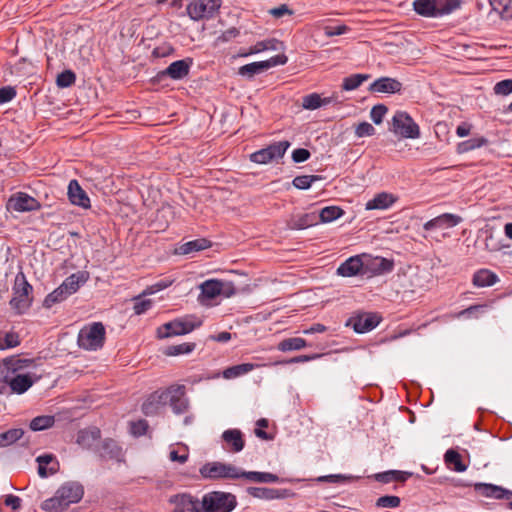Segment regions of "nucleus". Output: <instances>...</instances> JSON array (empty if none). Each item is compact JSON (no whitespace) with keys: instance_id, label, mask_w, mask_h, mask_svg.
Masks as SVG:
<instances>
[{"instance_id":"nucleus-50","label":"nucleus","mask_w":512,"mask_h":512,"mask_svg":"<svg viewBox=\"0 0 512 512\" xmlns=\"http://www.w3.org/2000/svg\"><path fill=\"white\" fill-rule=\"evenodd\" d=\"M493 10L498 11L503 18L512 17V0H489Z\"/></svg>"},{"instance_id":"nucleus-57","label":"nucleus","mask_w":512,"mask_h":512,"mask_svg":"<svg viewBox=\"0 0 512 512\" xmlns=\"http://www.w3.org/2000/svg\"><path fill=\"white\" fill-rule=\"evenodd\" d=\"M140 298H141V296H138L134 299L135 303H134L133 310L136 315H141V314L145 313L152 307V304H153L152 300H150V299H142L141 300Z\"/></svg>"},{"instance_id":"nucleus-64","label":"nucleus","mask_w":512,"mask_h":512,"mask_svg":"<svg viewBox=\"0 0 512 512\" xmlns=\"http://www.w3.org/2000/svg\"><path fill=\"white\" fill-rule=\"evenodd\" d=\"M310 152L304 148H297L292 152V160L295 163H301L310 158Z\"/></svg>"},{"instance_id":"nucleus-63","label":"nucleus","mask_w":512,"mask_h":512,"mask_svg":"<svg viewBox=\"0 0 512 512\" xmlns=\"http://www.w3.org/2000/svg\"><path fill=\"white\" fill-rule=\"evenodd\" d=\"M348 30H349V28L346 25H337V26L328 25V26L324 27V34L327 37H332V36H336V35L345 34Z\"/></svg>"},{"instance_id":"nucleus-15","label":"nucleus","mask_w":512,"mask_h":512,"mask_svg":"<svg viewBox=\"0 0 512 512\" xmlns=\"http://www.w3.org/2000/svg\"><path fill=\"white\" fill-rule=\"evenodd\" d=\"M7 208L16 212H31L39 210L41 204L37 199L27 193L18 192L9 198Z\"/></svg>"},{"instance_id":"nucleus-52","label":"nucleus","mask_w":512,"mask_h":512,"mask_svg":"<svg viewBox=\"0 0 512 512\" xmlns=\"http://www.w3.org/2000/svg\"><path fill=\"white\" fill-rule=\"evenodd\" d=\"M76 81V75L72 70H65L58 74L56 84L60 88L72 86Z\"/></svg>"},{"instance_id":"nucleus-13","label":"nucleus","mask_w":512,"mask_h":512,"mask_svg":"<svg viewBox=\"0 0 512 512\" xmlns=\"http://www.w3.org/2000/svg\"><path fill=\"white\" fill-rule=\"evenodd\" d=\"M289 141L275 142L266 148L260 149L250 155V160L257 164H267L274 159L282 158L289 148Z\"/></svg>"},{"instance_id":"nucleus-11","label":"nucleus","mask_w":512,"mask_h":512,"mask_svg":"<svg viewBox=\"0 0 512 512\" xmlns=\"http://www.w3.org/2000/svg\"><path fill=\"white\" fill-rule=\"evenodd\" d=\"M221 4L222 0H194L187 6V13L195 21L210 19L218 13Z\"/></svg>"},{"instance_id":"nucleus-7","label":"nucleus","mask_w":512,"mask_h":512,"mask_svg":"<svg viewBox=\"0 0 512 512\" xmlns=\"http://www.w3.org/2000/svg\"><path fill=\"white\" fill-rule=\"evenodd\" d=\"M200 325V320H195L189 317L175 319L158 327L157 336L158 338L163 339L188 334Z\"/></svg>"},{"instance_id":"nucleus-55","label":"nucleus","mask_w":512,"mask_h":512,"mask_svg":"<svg viewBox=\"0 0 512 512\" xmlns=\"http://www.w3.org/2000/svg\"><path fill=\"white\" fill-rule=\"evenodd\" d=\"M4 339H3V347L4 350L15 348L20 345L21 340L19 337V334L14 331H9L6 333H3Z\"/></svg>"},{"instance_id":"nucleus-53","label":"nucleus","mask_w":512,"mask_h":512,"mask_svg":"<svg viewBox=\"0 0 512 512\" xmlns=\"http://www.w3.org/2000/svg\"><path fill=\"white\" fill-rule=\"evenodd\" d=\"M401 499L395 495H384L377 499L376 506L379 508H397L400 506Z\"/></svg>"},{"instance_id":"nucleus-12","label":"nucleus","mask_w":512,"mask_h":512,"mask_svg":"<svg viewBox=\"0 0 512 512\" xmlns=\"http://www.w3.org/2000/svg\"><path fill=\"white\" fill-rule=\"evenodd\" d=\"M287 60L288 58L284 54L275 55L265 61L252 62L241 66L238 69V74L244 77L253 78L255 75L263 73L272 67L286 64Z\"/></svg>"},{"instance_id":"nucleus-5","label":"nucleus","mask_w":512,"mask_h":512,"mask_svg":"<svg viewBox=\"0 0 512 512\" xmlns=\"http://www.w3.org/2000/svg\"><path fill=\"white\" fill-rule=\"evenodd\" d=\"M200 503L201 512H231L237 505L233 494L222 491L205 494Z\"/></svg>"},{"instance_id":"nucleus-24","label":"nucleus","mask_w":512,"mask_h":512,"mask_svg":"<svg viewBox=\"0 0 512 512\" xmlns=\"http://www.w3.org/2000/svg\"><path fill=\"white\" fill-rule=\"evenodd\" d=\"M98 453L100 458L104 460H115L117 462H121L123 460L122 447L111 438L103 440L98 449Z\"/></svg>"},{"instance_id":"nucleus-31","label":"nucleus","mask_w":512,"mask_h":512,"mask_svg":"<svg viewBox=\"0 0 512 512\" xmlns=\"http://www.w3.org/2000/svg\"><path fill=\"white\" fill-rule=\"evenodd\" d=\"M101 437V431L97 427L82 429L77 434V443L85 448L91 449Z\"/></svg>"},{"instance_id":"nucleus-3","label":"nucleus","mask_w":512,"mask_h":512,"mask_svg":"<svg viewBox=\"0 0 512 512\" xmlns=\"http://www.w3.org/2000/svg\"><path fill=\"white\" fill-rule=\"evenodd\" d=\"M461 5L460 0H414L415 12L424 17H439L450 14Z\"/></svg>"},{"instance_id":"nucleus-49","label":"nucleus","mask_w":512,"mask_h":512,"mask_svg":"<svg viewBox=\"0 0 512 512\" xmlns=\"http://www.w3.org/2000/svg\"><path fill=\"white\" fill-rule=\"evenodd\" d=\"M276 45H277L276 39L259 41L255 45H253L248 52L241 54V56L257 54V53H260L265 50H276L277 49Z\"/></svg>"},{"instance_id":"nucleus-56","label":"nucleus","mask_w":512,"mask_h":512,"mask_svg":"<svg viewBox=\"0 0 512 512\" xmlns=\"http://www.w3.org/2000/svg\"><path fill=\"white\" fill-rule=\"evenodd\" d=\"M387 111H388V108L386 105L377 104L372 107L371 112H370V117L375 124L379 125L382 123L383 118H384L385 114L387 113Z\"/></svg>"},{"instance_id":"nucleus-30","label":"nucleus","mask_w":512,"mask_h":512,"mask_svg":"<svg viewBox=\"0 0 512 512\" xmlns=\"http://www.w3.org/2000/svg\"><path fill=\"white\" fill-rule=\"evenodd\" d=\"M286 490L267 487H248L247 493L257 499L273 500L286 497Z\"/></svg>"},{"instance_id":"nucleus-39","label":"nucleus","mask_w":512,"mask_h":512,"mask_svg":"<svg viewBox=\"0 0 512 512\" xmlns=\"http://www.w3.org/2000/svg\"><path fill=\"white\" fill-rule=\"evenodd\" d=\"M211 246V242L205 238L195 239L192 241H188L182 244L179 247V253L182 255H187L192 252L201 251L207 249Z\"/></svg>"},{"instance_id":"nucleus-18","label":"nucleus","mask_w":512,"mask_h":512,"mask_svg":"<svg viewBox=\"0 0 512 512\" xmlns=\"http://www.w3.org/2000/svg\"><path fill=\"white\" fill-rule=\"evenodd\" d=\"M168 402L166 389H159L151 393L143 402L141 410L146 416L157 415Z\"/></svg>"},{"instance_id":"nucleus-33","label":"nucleus","mask_w":512,"mask_h":512,"mask_svg":"<svg viewBox=\"0 0 512 512\" xmlns=\"http://www.w3.org/2000/svg\"><path fill=\"white\" fill-rule=\"evenodd\" d=\"M240 478H245L257 483H276L280 481L276 474L270 472L244 471L241 468L239 470V479Z\"/></svg>"},{"instance_id":"nucleus-51","label":"nucleus","mask_w":512,"mask_h":512,"mask_svg":"<svg viewBox=\"0 0 512 512\" xmlns=\"http://www.w3.org/2000/svg\"><path fill=\"white\" fill-rule=\"evenodd\" d=\"M318 180H320V177L316 175H300L296 176L292 183L297 189L304 190L310 188Z\"/></svg>"},{"instance_id":"nucleus-60","label":"nucleus","mask_w":512,"mask_h":512,"mask_svg":"<svg viewBox=\"0 0 512 512\" xmlns=\"http://www.w3.org/2000/svg\"><path fill=\"white\" fill-rule=\"evenodd\" d=\"M149 428L148 422L144 419L131 423V433L134 436L145 435Z\"/></svg>"},{"instance_id":"nucleus-29","label":"nucleus","mask_w":512,"mask_h":512,"mask_svg":"<svg viewBox=\"0 0 512 512\" xmlns=\"http://www.w3.org/2000/svg\"><path fill=\"white\" fill-rule=\"evenodd\" d=\"M36 461L39 464L38 474L42 478L53 475L59 470V462L52 454L38 456Z\"/></svg>"},{"instance_id":"nucleus-42","label":"nucleus","mask_w":512,"mask_h":512,"mask_svg":"<svg viewBox=\"0 0 512 512\" xmlns=\"http://www.w3.org/2000/svg\"><path fill=\"white\" fill-rule=\"evenodd\" d=\"M369 78V74H352L343 79L341 87L345 91H352L357 89L364 81L368 80Z\"/></svg>"},{"instance_id":"nucleus-21","label":"nucleus","mask_w":512,"mask_h":512,"mask_svg":"<svg viewBox=\"0 0 512 512\" xmlns=\"http://www.w3.org/2000/svg\"><path fill=\"white\" fill-rule=\"evenodd\" d=\"M402 88L403 85L399 80L390 77H381L372 82L368 90L371 93L396 94L400 93Z\"/></svg>"},{"instance_id":"nucleus-45","label":"nucleus","mask_w":512,"mask_h":512,"mask_svg":"<svg viewBox=\"0 0 512 512\" xmlns=\"http://www.w3.org/2000/svg\"><path fill=\"white\" fill-rule=\"evenodd\" d=\"M23 435L24 431L21 428H13L0 433V447H7L15 443L22 438Z\"/></svg>"},{"instance_id":"nucleus-43","label":"nucleus","mask_w":512,"mask_h":512,"mask_svg":"<svg viewBox=\"0 0 512 512\" xmlns=\"http://www.w3.org/2000/svg\"><path fill=\"white\" fill-rule=\"evenodd\" d=\"M344 211L338 206H327L323 208L318 216V222L321 221L323 223L331 222L343 215Z\"/></svg>"},{"instance_id":"nucleus-40","label":"nucleus","mask_w":512,"mask_h":512,"mask_svg":"<svg viewBox=\"0 0 512 512\" xmlns=\"http://www.w3.org/2000/svg\"><path fill=\"white\" fill-rule=\"evenodd\" d=\"M85 281L86 279L82 273L72 274L63 281L61 286L70 296L79 289L80 283H84Z\"/></svg>"},{"instance_id":"nucleus-20","label":"nucleus","mask_w":512,"mask_h":512,"mask_svg":"<svg viewBox=\"0 0 512 512\" xmlns=\"http://www.w3.org/2000/svg\"><path fill=\"white\" fill-rule=\"evenodd\" d=\"M223 449L230 453H238L244 449V435L239 429H227L222 435Z\"/></svg>"},{"instance_id":"nucleus-14","label":"nucleus","mask_w":512,"mask_h":512,"mask_svg":"<svg viewBox=\"0 0 512 512\" xmlns=\"http://www.w3.org/2000/svg\"><path fill=\"white\" fill-rule=\"evenodd\" d=\"M168 400L172 411L177 414H184L189 409V400L185 396L186 387L181 384H174L166 388Z\"/></svg>"},{"instance_id":"nucleus-54","label":"nucleus","mask_w":512,"mask_h":512,"mask_svg":"<svg viewBox=\"0 0 512 512\" xmlns=\"http://www.w3.org/2000/svg\"><path fill=\"white\" fill-rule=\"evenodd\" d=\"M302 107L307 110H315L321 107V96L311 93L303 97Z\"/></svg>"},{"instance_id":"nucleus-25","label":"nucleus","mask_w":512,"mask_h":512,"mask_svg":"<svg viewBox=\"0 0 512 512\" xmlns=\"http://www.w3.org/2000/svg\"><path fill=\"white\" fill-rule=\"evenodd\" d=\"M318 224V216L315 212L293 214L287 221V226L292 230H302Z\"/></svg>"},{"instance_id":"nucleus-34","label":"nucleus","mask_w":512,"mask_h":512,"mask_svg":"<svg viewBox=\"0 0 512 512\" xmlns=\"http://www.w3.org/2000/svg\"><path fill=\"white\" fill-rule=\"evenodd\" d=\"M365 263V269H369L374 274H383L392 271L394 263L384 257H375Z\"/></svg>"},{"instance_id":"nucleus-37","label":"nucleus","mask_w":512,"mask_h":512,"mask_svg":"<svg viewBox=\"0 0 512 512\" xmlns=\"http://www.w3.org/2000/svg\"><path fill=\"white\" fill-rule=\"evenodd\" d=\"M412 473L398 470H389L375 475V479L381 483L405 482Z\"/></svg>"},{"instance_id":"nucleus-41","label":"nucleus","mask_w":512,"mask_h":512,"mask_svg":"<svg viewBox=\"0 0 512 512\" xmlns=\"http://www.w3.org/2000/svg\"><path fill=\"white\" fill-rule=\"evenodd\" d=\"M55 423V417L52 415H41L33 418L29 424L32 431H42L51 428Z\"/></svg>"},{"instance_id":"nucleus-26","label":"nucleus","mask_w":512,"mask_h":512,"mask_svg":"<svg viewBox=\"0 0 512 512\" xmlns=\"http://www.w3.org/2000/svg\"><path fill=\"white\" fill-rule=\"evenodd\" d=\"M67 194L73 205L84 209L90 208V199L77 180L73 179L69 182Z\"/></svg>"},{"instance_id":"nucleus-61","label":"nucleus","mask_w":512,"mask_h":512,"mask_svg":"<svg viewBox=\"0 0 512 512\" xmlns=\"http://www.w3.org/2000/svg\"><path fill=\"white\" fill-rule=\"evenodd\" d=\"M16 89L12 86H4L0 88V104L12 101L16 97Z\"/></svg>"},{"instance_id":"nucleus-46","label":"nucleus","mask_w":512,"mask_h":512,"mask_svg":"<svg viewBox=\"0 0 512 512\" xmlns=\"http://www.w3.org/2000/svg\"><path fill=\"white\" fill-rule=\"evenodd\" d=\"M307 342L305 339L300 337L287 338L282 340L278 344V350L282 352L292 351V350H300L306 347Z\"/></svg>"},{"instance_id":"nucleus-47","label":"nucleus","mask_w":512,"mask_h":512,"mask_svg":"<svg viewBox=\"0 0 512 512\" xmlns=\"http://www.w3.org/2000/svg\"><path fill=\"white\" fill-rule=\"evenodd\" d=\"M196 344L193 342H186L177 345H170L164 350L166 356H178L182 354H189L194 351Z\"/></svg>"},{"instance_id":"nucleus-59","label":"nucleus","mask_w":512,"mask_h":512,"mask_svg":"<svg viewBox=\"0 0 512 512\" xmlns=\"http://www.w3.org/2000/svg\"><path fill=\"white\" fill-rule=\"evenodd\" d=\"M375 131L376 130L372 124H370L368 122H361L357 125V127L355 129V134L357 137L361 138V137L372 136L375 134Z\"/></svg>"},{"instance_id":"nucleus-44","label":"nucleus","mask_w":512,"mask_h":512,"mask_svg":"<svg viewBox=\"0 0 512 512\" xmlns=\"http://www.w3.org/2000/svg\"><path fill=\"white\" fill-rule=\"evenodd\" d=\"M488 143L485 137L471 138L469 140L460 142L457 145V152L460 154L467 153L471 150L480 148Z\"/></svg>"},{"instance_id":"nucleus-28","label":"nucleus","mask_w":512,"mask_h":512,"mask_svg":"<svg viewBox=\"0 0 512 512\" xmlns=\"http://www.w3.org/2000/svg\"><path fill=\"white\" fill-rule=\"evenodd\" d=\"M398 198L392 193L381 192L376 194L371 200H369L365 208L366 210H385L390 208L397 202Z\"/></svg>"},{"instance_id":"nucleus-6","label":"nucleus","mask_w":512,"mask_h":512,"mask_svg":"<svg viewBox=\"0 0 512 512\" xmlns=\"http://www.w3.org/2000/svg\"><path fill=\"white\" fill-rule=\"evenodd\" d=\"M240 468L230 464L219 461L207 462L199 469V473L203 479L217 481V480H235L239 479Z\"/></svg>"},{"instance_id":"nucleus-32","label":"nucleus","mask_w":512,"mask_h":512,"mask_svg":"<svg viewBox=\"0 0 512 512\" xmlns=\"http://www.w3.org/2000/svg\"><path fill=\"white\" fill-rule=\"evenodd\" d=\"M475 491L487 498L509 499L510 492L500 486L486 483L475 484Z\"/></svg>"},{"instance_id":"nucleus-58","label":"nucleus","mask_w":512,"mask_h":512,"mask_svg":"<svg viewBox=\"0 0 512 512\" xmlns=\"http://www.w3.org/2000/svg\"><path fill=\"white\" fill-rule=\"evenodd\" d=\"M493 90H494V93L497 95L506 96V95L511 94L512 93V79H506V80L497 82L495 84Z\"/></svg>"},{"instance_id":"nucleus-22","label":"nucleus","mask_w":512,"mask_h":512,"mask_svg":"<svg viewBox=\"0 0 512 512\" xmlns=\"http://www.w3.org/2000/svg\"><path fill=\"white\" fill-rule=\"evenodd\" d=\"M462 222V217L452 213L441 214L423 225L425 231H431L434 229L452 228Z\"/></svg>"},{"instance_id":"nucleus-2","label":"nucleus","mask_w":512,"mask_h":512,"mask_svg":"<svg viewBox=\"0 0 512 512\" xmlns=\"http://www.w3.org/2000/svg\"><path fill=\"white\" fill-rule=\"evenodd\" d=\"M12 294L9 305L17 315H23L30 309L33 303V287L27 281L23 272H19L15 276Z\"/></svg>"},{"instance_id":"nucleus-36","label":"nucleus","mask_w":512,"mask_h":512,"mask_svg":"<svg viewBox=\"0 0 512 512\" xmlns=\"http://www.w3.org/2000/svg\"><path fill=\"white\" fill-rule=\"evenodd\" d=\"M444 461L448 468L456 472H464L467 469V465L462 461V456L454 449H448L445 452Z\"/></svg>"},{"instance_id":"nucleus-16","label":"nucleus","mask_w":512,"mask_h":512,"mask_svg":"<svg viewBox=\"0 0 512 512\" xmlns=\"http://www.w3.org/2000/svg\"><path fill=\"white\" fill-rule=\"evenodd\" d=\"M192 63L191 58L174 61L166 69L158 72L156 79L161 81L169 77L173 80H181L189 74Z\"/></svg>"},{"instance_id":"nucleus-48","label":"nucleus","mask_w":512,"mask_h":512,"mask_svg":"<svg viewBox=\"0 0 512 512\" xmlns=\"http://www.w3.org/2000/svg\"><path fill=\"white\" fill-rule=\"evenodd\" d=\"M68 296L69 294L60 285L45 297L43 306L51 308L54 304L64 301Z\"/></svg>"},{"instance_id":"nucleus-9","label":"nucleus","mask_w":512,"mask_h":512,"mask_svg":"<svg viewBox=\"0 0 512 512\" xmlns=\"http://www.w3.org/2000/svg\"><path fill=\"white\" fill-rule=\"evenodd\" d=\"M201 294L199 301L205 303L206 300H212L219 295L230 297L235 294L233 283L218 279H209L200 285Z\"/></svg>"},{"instance_id":"nucleus-27","label":"nucleus","mask_w":512,"mask_h":512,"mask_svg":"<svg viewBox=\"0 0 512 512\" xmlns=\"http://www.w3.org/2000/svg\"><path fill=\"white\" fill-rule=\"evenodd\" d=\"M2 365L4 373L20 374V371L35 366V360L21 358L19 356H10L3 359Z\"/></svg>"},{"instance_id":"nucleus-62","label":"nucleus","mask_w":512,"mask_h":512,"mask_svg":"<svg viewBox=\"0 0 512 512\" xmlns=\"http://www.w3.org/2000/svg\"><path fill=\"white\" fill-rule=\"evenodd\" d=\"M171 281L161 280L149 287H147L141 294V296L151 295L158 291H161L171 285Z\"/></svg>"},{"instance_id":"nucleus-19","label":"nucleus","mask_w":512,"mask_h":512,"mask_svg":"<svg viewBox=\"0 0 512 512\" xmlns=\"http://www.w3.org/2000/svg\"><path fill=\"white\" fill-rule=\"evenodd\" d=\"M174 505L173 512H201V503L189 493H179L169 498Z\"/></svg>"},{"instance_id":"nucleus-10","label":"nucleus","mask_w":512,"mask_h":512,"mask_svg":"<svg viewBox=\"0 0 512 512\" xmlns=\"http://www.w3.org/2000/svg\"><path fill=\"white\" fill-rule=\"evenodd\" d=\"M39 377L35 374H11L1 371L0 382L9 386L11 393L23 394L28 391Z\"/></svg>"},{"instance_id":"nucleus-35","label":"nucleus","mask_w":512,"mask_h":512,"mask_svg":"<svg viewBox=\"0 0 512 512\" xmlns=\"http://www.w3.org/2000/svg\"><path fill=\"white\" fill-rule=\"evenodd\" d=\"M497 281L498 276L488 269H480L476 271L472 279L473 285L477 287H489L494 285Z\"/></svg>"},{"instance_id":"nucleus-4","label":"nucleus","mask_w":512,"mask_h":512,"mask_svg":"<svg viewBox=\"0 0 512 512\" xmlns=\"http://www.w3.org/2000/svg\"><path fill=\"white\" fill-rule=\"evenodd\" d=\"M106 331L101 322L85 325L78 334V345L88 351H95L103 347Z\"/></svg>"},{"instance_id":"nucleus-1","label":"nucleus","mask_w":512,"mask_h":512,"mask_svg":"<svg viewBox=\"0 0 512 512\" xmlns=\"http://www.w3.org/2000/svg\"><path fill=\"white\" fill-rule=\"evenodd\" d=\"M83 487L77 483H65L52 498L45 500L41 508L48 512H62L71 504L79 502L83 497Z\"/></svg>"},{"instance_id":"nucleus-38","label":"nucleus","mask_w":512,"mask_h":512,"mask_svg":"<svg viewBox=\"0 0 512 512\" xmlns=\"http://www.w3.org/2000/svg\"><path fill=\"white\" fill-rule=\"evenodd\" d=\"M257 367H259L258 364L242 363L226 368L222 375L225 379H234L251 372Z\"/></svg>"},{"instance_id":"nucleus-17","label":"nucleus","mask_w":512,"mask_h":512,"mask_svg":"<svg viewBox=\"0 0 512 512\" xmlns=\"http://www.w3.org/2000/svg\"><path fill=\"white\" fill-rule=\"evenodd\" d=\"M381 321L376 313H361L349 318L346 326H350L356 333H366L374 329Z\"/></svg>"},{"instance_id":"nucleus-23","label":"nucleus","mask_w":512,"mask_h":512,"mask_svg":"<svg viewBox=\"0 0 512 512\" xmlns=\"http://www.w3.org/2000/svg\"><path fill=\"white\" fill-rule=\"evenodd\" d=\"M365 272V263L359 255L348 258L337 268V274L343 277H352Z\"/></svg>"},{"instance_id":"nucleus-8","label":"nucleus","mask_w":512,"mask_h":512,"mask_svg":"<svg viewBox=\"0 0 512 512\" xmlns=\"http://www.w3.org/2000/svg\"><path fill=\"white\" fill-rule=\"evenodd\" d=\"M391 125V131L402 138L416 139L420 137L418 124L405 111H396Z\"/></svg>"}]
</instances>
